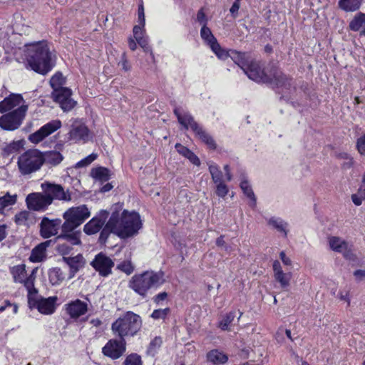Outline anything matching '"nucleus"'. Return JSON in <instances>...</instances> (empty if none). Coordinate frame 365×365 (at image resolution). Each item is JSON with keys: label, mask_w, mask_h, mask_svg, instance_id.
<instances>
[{"label": "nucleus", "mask_w": 365, "mask_h": 365, "mask_svg": "<svg viewBox=\"0 0 365 365\" xmlns=\"http://www.w3.org/2000/svg\"><path fill=\"white\" fill-rule=\"evenodd\" d=\"M26 67L41 75H46L54 66L51 53L47 44L39 43L34 45L26 57Z\"/></svg>", "instance_id": "nucleus-1"}, {"label": "nucleus", "mask_w": 365, "mask_h": 365, "mask_svg": "<svg viewBox=\"0 0 365 365\" xmlns=\"http://www.w3.org/2000/svg\"><path fill=\"white\" fill-rule=\"evenodd\" d=\"M118 205H115V210L112 211L110 216H115V225L117 235L120 238H128L138 234L142 227V222L140 215L136 212L123 210L120 215L118 210Z\"/></svg>", "instance_id": "nucleus-2"}, {"label": "nucleus", "mask_w": 365, "mask_h": 365, "mask_svg": "<svg viewBox=\"0 0 365 365\" xmlns=\"http://www.w3.org/2000/svg\"><path fill=\"white\" fill-rule=\"evenodd\" d=\"M163 282V273L145 271L134 274L128 282V287L136 294L145 297L150 289L159 287Z\"/></svg>", "instance_id": "nucleus-3"}, {"label": "nucleus", "mask_w": 365, "mask_h": 365, "mask_svg": "<svg viewBox=\"0 0 365 365\" xmlns=\"http://www.w3.org/2000/svg\"><path fill=\"white\" fill-rule=\"evenodd\" d=\"M141 326L140 317L128 311L112 323L111 330L115 336L125 339V336H135L140 329Z\"/></svg>", "instance_id": "nucleus-4"}, {"label": "nucleus", "mask_w": 365, "mask_h": 365, "mask_svg": "<svg viewBox=\"0 0 365 365\" xmlns=\"http://www.w3.org/2000/svg\"><path fill=\"white\" fill-rule=\"evenodd\" d=\"M263 83L282 88L286 96L295 91L292 78L284 74L275 63H269L265 68Z\"/></svg>", "instance_id": "nucleus-5"}, {"label": "nucleus", "mask_w": 365, "mask_h": 365, "mask_svg": "<svg viewBox=\"0 0 365 365\" xmlns=\"http://www.w3.org/2000/svg\"><path fill=\"white\" fill-rule=\"evenodd\" d=\"M174 113L178 122L184 126L185 129L190 128L196 136L210 148L213 150L216 148V143L212 137L195 120L194 118L189 113L181 111L179 108H175L174 109Z\"/></svg>", "instance_id": "nucleus-6"}, {"label": "nucleus", "mask_w": 365, "mask_h": 365, "mask_svg": "<svg viewBox=\"0 0 365 365\" xmlns=\"http://www.w3.org/2000/svg\"><path fill=\"white\" fill-rule=\"evenodd\" d=\"M90 215L91 212L86 205L68 209L63 215L65 222L61 225V230L63 232L73 231L83 224Z\"/></svg>", "instance_id": "nucleus-7"}, {"label": "nucleus", "mask_w": 365, "mask_h": 365, "mask_svg": "<svg viewBox=\"0 0 365 365\" xmlns=\"http://www.w3.org/2000/svg\"><path fill=\"white\" fill-rule=\"evenodd\" d=\"M17 165L23 175L36 173L42 167L41 152L38 149L25 151L18 158Z\"/></svg>", "instance_id": "nucleus-8"}, {"label": "nucleus", "mask_w": 365, "mask_h": 365, "mask_svg": "<svg viewBox=\"0 0 365 365\" xmlns=\"http://www.w3.org/2000/svg\"><path fill=\"white\" fill-rule=\"evenodd\" d=\"M28 110V105L22 104L20 107L0 117V128L4 130H15L23 123Z\"/></svg>", "instance_id": "nucleus-9"}, {"label": "nucleus", "mask_w": 365, "mask_h": 365, "mask_svg": "<svg viewBox=\"0 0 365 365\" xmlns=\"http://www.w3.org/2000/svg\"><path fill=\"white\" fill-rule=\"evenodd\" d=\"M125 351L126 341L122 338L109 339L102 348V354L113 360L120 358Z\"/></svg>", "instance_id": "nucleus-10"}, {"label": "nucleus", "mask_w": 365, "mask_h": 365, "mask_svg": "<svg viewBox=\"0 0 365 365\" xmlns=\"http://www.w3.org/2000/svg\"><path fill=\"white\" fill-rule=\"evenodd\" d=\"M41 188L51 198V203L54 200L69 202L72 199L69 190H65L61 185L46 182L41 184Z\"/></svg>", "instance_id": "nucleus-11"}, {"label": "nucleus", "mask_w": 365, "mask_h": 365, "mask_svg": "<svg viewBox=\"0 0 365 365\" xmlns=\"http://www.w3.org/2000/svg\"><path fill=\"white\" fill-rule=\"evenodd\" d=\"M330 248L336 252L343 255L344 257L349 261H355L356 257L353 252L352 245L339 237L331 236L329 237Z\"/></svg>", "instance_id": "nucleus-12"}, {"label": "nucleus", "mask_w": 365, "mask_h": 365, "mask_svg": "<svg viewBox=\"0 0 365 365\" xmlns=\"http://www.w3.org/2000/svg\"><path fill=\"white\" fill-rule=\"evenodd\" d=\"M114 264L113 259L103 252L97 254L91 262L93 269L98 272L99 275L103 277L111 274Z\"/></svg>", "instance_id": "nucleus-13"}, {"label": "nucleus", "mask_w": 365, "mask_h": 365, "mask_svg": "<svg viewBox=\"0 0 365 365\" xmlns=\"http://www.w3.org/2000/svg\"><path fill=\"white\" fill-rule=\"evenodd\" d=\"M26 202L29 210L44 211L51 205V198L44 192H34L28 195Z\"/></svg>", "instance_id": "nucleus-14"}, {"label": "nucleus", "mask_w": 365, "mask_h": 365, "mask_svg": "<svg viewBox=\"0 0 365 365\" xmlns=\"http://www.w3.org/2000/svg\"><path fill=\"white\" fill-rule=\"evenodd\" d=\"M61 127V122L59 120H51L29 135V140L32 143L38 144Z\"/></svg>", "instance_id": "nucleus-15"}, {"label": "nucleus", "mask_w": 365, "mask_h": 365, "mask_svg": "<svg viewBox=\"0 0 365 365\" xmlns=\"http://www.w3.org/2000/svg\"><path fill=\"white\" fill-rule=\"evenodd\" d=\"M57 297H49L48 298L39 297L36 300L29 299V307L36 308L43 314H51L56 309Z\"/></svg>", "instance_id": "nucleus-16"}, {"label": "nucleus", "mask_w": 365, "mask_h": 365, "mask_svg": "<svg viewBox=\"0 0 365 365\" xmlns=\"http://www.w3.org/2000/svg\"><path fill=\"white\" fill-rule=\"evenodd\" d=\"M108 215L109 212L107 210H101L96 216L93 217L84 225V232L88 235L98 232L105 225Z\"/></svg>", "instance_id": "nucleus-17"}, {"label": "nucleus", "mask_w": 365, "mask_h": 365, "mask_svg": "<svg viewBox=\"0 0 365 365\" xmlns=\"http://www.w3.org/2000/svg\"><path fill=\"white\" fill-rule=\"evenodd\" d=\"M61 220L56 218L50 220L44 217L40 223V234L43 238H49L58 233L59 228H61Z\"/></svg>", "instance_id": "nucleus-18"}, {"label": "nucleus", "mask_w": 365, "mask_h": 365, "mask_svg": "<svg viewBox=\"0 0 365 365\" xmlns=\"http://www.w3.org/2000/svg\"><path fill=\"white\" fill-rule=\"evenodd\" d=\"M243 71L250 79L257 83H263L265 69H262L257 61L252 59Z\"/></svg>", "instance_id": "nucleus-19"}, {"label": "nucleus", "mask_w": 365, "mask_h": 365, "mask_svg": "<svg viewBox=\"0 0 365 365\" xmlns=\"http://www.w3.org/2000/svg\"><path fill=\"white\" fill-rule=\"evenodd\" d=\"M63 261L69 267V279L73 278L76 274L86 264V259L81 254H78L74 257H63Z\"/></svg>", "instance_id": "nucleus-20"}, {"label": "nucleus", "mask_w": 365, "mask_h": 365, "mask_svg": "<svg viewBox=\"0 0 365 365\" xmlns=\"http://www.w3.org/2000/svg\"><path fill=\"white\" fill-rule=\"evenodd\" d=\"M25 104V101L21 94L11 93L0 102V113H4L16 107Z\"/></svg>", "instance_id": "nucleus-21"}, {"label": "nucleus", "mask_w": 365, "mask_h": 365, "mask_svg": "<svg viewBox=\"0 0 365 365\" xmlns=\"http://www.w3.org/2000/svg\"><path fill=\"white\" fill-rule=\"evenodd\" d=\"M66 312L72 319H78L88 312V304L78 299L66 304Z\"/></svg>", "instance_id": "nucleus-22"}, {"label": "nucleus", "mask_w": 365, "mask_h": 365, "mask_svg": "<svg viewBox=\"0 0 365 365\" xmlns=\"http://www.w3.org/2000/svg\"><path fill=\"white\" fill-rule=\"evenodd\" d=\"M51 240H46L38 244L31 251L29 259L31 262H40L46 258V249L50 245Z\"/></svg>", "instance_id": "nucleus-23"}, {"label": "nucleus", "mask_w": 365, "mask_h": 365, "mask_svg": "<svg viewBox=\"0 0 365 365\" xmlns=\"http://www.w3.org/2000/svg\"><path fill=\"white\" fill-rule=\"evenodd\" d=\"M42 165L46 163L49 167L58 165L64 159L63 155L57 150L41 152Z\"/></svg>", "instance_id": "nucleus-24"}, {"label": "nucleus", "mask_w": 365, "mask_h": 365, "mask_svg": "<svg viewBox=\"0 0 365 365\" xmlns=\"http://www.w3.org/2000/svg\"><path fill=\"white\" fill-rule=\"evenodd\" d=\"M100 233L98 242L101 244H105L111 232L117 235L115 216H110L108 221L103 225Z\"/></svg>", "instance_id": "nucleus-25"}, {"label": "nucleus", "mask_w": 365, "mask_h": 365, "mask_svg": "<svg viewBox=\"0 0 365 365\" xmlns=\"http://www.w3.org/2000/svg\"><path fill=\"white\" fill-rule=\"evenodd\" d=\"M9 272L15 283L25 284L26 280V269L25 264H20L9 267Z\"/></svg>", "instance_id": "nucleus-26"}, {"label": "nucleus", "mask_w": 365, "mask_h": 365, "mask_svg": "<svg viewBox=\"0 0 365 365\" xmlns=\"http://www.w3.org/2000/svg\"><path fill=\"white\" fill-rule=\"evenodd\" d=\"M70 139L86 143L89 139V130L84 125H79L73 127L70 131Z\"/></svg>", "instance_id": "nucleus-27"}, {"label": "nucleus", "mask_w": 365, "mask_h": 365, "mask_svg": "<svg viewBox=\"0 0 365 365\" xmlns=\"http://www.w3.org/2000/svg\"><path fill=\"white\" fill-rule=\"evenodd\" d=\"M229 56L231 57L232 61L242 69V71L252 60L247 53L239 52L235 50L230 51Z\"/></svg>", "instance_id": "nucleus-28"}, {"label": "nucleus", "mask_w": 365, "mask_h": 365, "mask_svg": "<svg viewBox=\"0 0 365 365\" xmlns=\"http://www.w3.org/2000/svg\"><path fill=\"white\" fill-rule=\"evenodd\" d=\"M57 237L58 240H63L71 247L72 245H78L81 244L80 239L81 232L80 231H71V232H63Z\"/></svg>", "instance_id": "nucleus-29"}, {"label": "nucleus", "mask_w": 365, "mask_h": 365, "mask_svg": "<svg viewBox=\"0 0 365 365\" xmlns=\"http://www.w3.org/2000/svg\"><path fill=\"white\" fill-rule=\"evenodd\" d=\"M207 359L214 365L225 364L228 360V356L217 349H212L207 354Z\"/></svg>", "instance_id": "nucleus-30"}, {"label": "nucleus", "mask_w": 365, "mask_h": 365, "mask_svg": "<svg viewBox=\"0 0 365 365\" xmlns=\"http://www.w3.org/2000/svg\"><path fill=\"white\" fill-rule=\"evenodd\" d=\"M200 36L204 41L210 47V48H216L219 46L217 38L212 34L211 30L207 26H202L200 30Z\"/></svg>", "instance_id": "nucleus-31"}, {"label": "nucleus", "mask_w": 365, "mask_h": 365, "mask_svg": "<svg viewBox=\"0 0 365 365\" xmlns=\"http://www.w3.org/2000/svg\"><path fill=\"white\" fill-rule=\"evenodd\" d=\"M91 176L96 180L104 182L110 179V172L106 168L98 167L91 170Z\"/></svg>", "instance_id": "nucleus-32"}, {"label": "nucleus", "mask_w": 365, "mask_h": 365, "mask_svg": "<svg viewBox=\"0 0 365 365\" xmlns=\"http://www.w3.org/2000/svg\"><path fill=\"white\" fill-rule=\"evenodd\" d=\"M240 186L243 193L250 200V207H255L257 203V198L248 180L245 178L242 179Z\"/></svg>", "instance_id": "nucleus-33"}, {"label": "nucleus", "mask_w": 365, "mask_h": 365, "mask_svg": "<svg viewBox=\"0 0 365 365\" xmlns=\"http://www.w3.org/2000/svg\"><path fill=\"white\" fill-rule=\"evenodd\" d=\"M71 90L68 88L61 87L59 89H55L52 93L53 101L61 105L66 99L71 96Z\"/></svg>", "instance_id": "nucleus-34"}, {"label": "nucleus", "mask_w": 365, "mask_h": 365, "mask_svg": "<svg viewBox=\"0 0 365 365\" xmlns=\"http://www.w3.org/2000/svg\"><path fill=\"white\" fill-rule=\"evenodd\" d=\"M362 0H339V6L346 11H355L361 5Z\"/></svg>", "instance_id": "nucleus-35"}, {"label": "nucleus", "mask_w": 365, "mask_h": 365, "mask_svg": "<svg viewBox=\"0 0 365 365\" xmlns=\"http://www.w3.org/2000/svg\"><path fill=\"white\" fill-rule=\"evenodd\" d=\"M363 26L365 27V14L359 12L350 21L349 27L353 31H359Z\"/></svg>", "instance_id": "nucleus-36"}, {"label": "nucleus", "mask_w": 365, "mask_h": 365, "mask_svg": "<svg viewBox=\"0 0 365 365\" xmlns=\"http://www.w3.org/2000/svg\"><path fill=\"white\" fill-rule=\"evenodd\" d=\"M268 224L275 228L278 232H282L284 237L287 235V222H284L279 217H272L269 221Z\"/></svg>", "instance_id": "nucleus-37"}, {"label": "nucleus", "mask_w": 365, "mask_h": 365, "mask_svg": "<svg viewBox=\"0 0 365 365\" xmlns=\"http://www.w3.org/2000/svg\"><path fill=\"white\" fill-rule=\"evenodd\" d=\"M64 278V274L59 267L52 268L48 272V279L53 285L59 284Z\"/></svg>", "instance_id": "nucleus-38"}, {"label": "nucleus", "mask_w": 365, "mask_h": 365, "mask_svg": "<svg viewBox=\"0 0 365 365\" xmlns=\"http://www.w3.org/2000/svg\"><path fill=\"white\" fill-rule=\"evenodd\" d=\"M16 202V195H10L6 193L3 197H0V213H4V209L9 206L13 205Z\"/></svg>", "instance_id": "nucleus-39"}, {"label": "nucleus", "mask_w": 365, "mask_h": 365, "mask_svg": "<svg viewBox=\"0 0 365 365\" xmlns=\"http://www.w3.org/2000/svg\"><path fill=\"white\" fill-rule=\"evenodd\" d=\"M209 171L215 184L224 182L222 172L220 170L218 165L216 164L210 165L209 166Z\"/></svg>", "instance_id": "nucleus-40"}, {"label": "nucleus", "mask_w": 365, "mask_h": 365, "mask_svg": "<svg viewBox=\"0 0 365 365\" xmlns=\"http://www.w3.org/2000/svg\"><path fill=\"white\" fill-rule=\"evenodd\" d=\"M235 317V312L227 313L219 323V327L222 330H228L229 325L233 322Z\"/></svg>", "instance_id": "nucleus-41"}, {"label": "nucleus", "mask_w": 365, "mask_h": 365, "mask_svg": "<svg viewBox=\"0 0 365 365\" xmlns=\"http://www.w3.org/2000/svg\"><path fill=\"white\" fill-rule=\"evenodd\" d=\"M123 365H143L141 356L136 353H132L126 356Z\"/></svg>", "instance_id": "nucleus-42"}, {"label": "nucleus", "mask_w": 365, "mask_h": 365, "mask_svg": "<svg viewBox=\"0 0 365 365\" xmlns=\"http://www.w3.org/2000/svg\"><path fill=\"white\" fill-rule=\"evenodd\" d=\"M277 282H278L281 287L284 288L289 285L291 279V274L289 272L284 273V272L274 276Z\"/></svg>", "instance_id": "nucleus-43"}, {"label": "nucleus", "mask_w": 365, "mask_h": 365, "mask_svg": "<svg viewBox=\"0 0 365 365\" xmlns=\"http://www.w3.org/2000/svg\"><path fill=\"white\" fill-rule=\"evenodd\" d=\"M19 148V142H13L9 145H6L2 150V155L7 157L11 154L16 152Z\"/></svg>", "instance_id": "nucleus-44"}, {"label": "nucleus", "mask_w": 365, "mask_h": 365, "mask_svg": "<svg viewBox=\"0 0 365 365\" xmlns=\"http://www.w3.org/2000/svg\"><path fill=\"white\" fill-rule=\"evenodd\" d=\"M97 156H98L97 154L91 153L88 156L86 157L85 158H83L81 160H80L79 162H78L76 164L75 167L76 168L86 167V166L89 165L92 162H93L97 158Z\"/></svg>", "instance_id": "nucleus-45"}, {"label": "nucleus", "mask_w": 365, "mask_h": 365, "mask_svg": "<svg viewBox=\"0 0 365 365\" xmlns=\"http://www.w3.org/2000/svg\"><path fill=\"white\" fill-rule=\"evenodd\" d=\"M30 216V212L26 210L21 211L15 215V222L17 225H25Z\"/></svg>", "instance_id": "nucleus-46"}, {"label": "nucleus", "mask_w": 365, "mask_h": 365, "mask_svg": "<svg viewBox=\"0 0 365 365\" xmlns=\"http://www.w3.org/2000/svg\"><path fill=\"white\" fill-rule=\"evenodd\" d=\"M162 344V340L160 337H155L153 339L148 348L147 352L148 354L154 355L157 349H158Z\"/></svg>", "instance_id": "nucleus-47"}, {"label": "nucleus", "mask_w": 365, "mask_h": 365, "mask_svg": "<svg viewBox=\"0 0 365 365\" xmlns=\"http://www.w3.org/2000/svg\"><path fill=\"white\" fill-rule=\"evenodd\" d=\"M215 185H216V190H215L216 195L220 197H222V198L225 197L229 192V189H228V187L227 186V185L224 182L217 183Z\"/></svg>", "instance_id": "nucleus-48"}, {"label": "nucleus", "mask_w": 365, "mask_h": 365, "mask_svg": "<svg viewBox=\"0 0 365 365\" xmlns=\"http://www.w3.org/2000/svg\"><path fill=\"white\" fill-rule=\"evenodd\" d=\"M35 282H32V285L29 286L27 284V282H25L24 286L28 291V303L29 304V298L30 299L36 300L38 297H36L38 293V289L34 286Z\"/></svg>", "instance_id": "nucleus-49"}, {"label": "nucleus", "mask_w": 365, "mask_h": 365, "mask_svg": "<svg viewBox=\"0 0 365 365\" xmlns=\"http://www.w3.org/2000/svg\"><path fill=\"white\" fill-rule=\"evenodd\" d=\"M169 312V308L155 309L151 314V317L154 319H164Z\"/></svg>", "instance_id": "nucleus-50"}, {"label": "nucleus", "mask_w": 365, "mask_h": 365, "mask_svg": "<svg viewBox=\"0 0 365 365\" xmlns=\"http://www.w3.org/2000/svg\"><path fill=\"white\" fill-rule=\"evenodd\" d=\"M117 268L127 274H130L134 270L131 262L128 261H124L118 264Z\"/></svg>", "instance_id": "nucleus-51"}, {"label": "nucleus", "mask_w": 365, "mask_h": 365, "mask_svg": "<svg viewBox=\"0 0 365 365\" xmlns=\"http://www.w3.org/2000/svg\"><path fill=\"white\" fill-rule=\"evenodd\" d=\"M72 247L66 241L62 243H58L56 247L58 252L62 255H68L72 250Z\"/></svg>", "instance_id": "nucleus-52"}, {"label": "nucleus", "mask_w": 365, "mask_h": 365, "mask_svg": "<svg viewBox=\"0 0 365 365\" xmlns=\"http://www.w3.org/2000/svg\"><path fill=\"white\" fill-rule=\"evenodd\" d=\"M76 104V102L69 97L60 105V107L63 110V111L68 112L73 109Z\"/></svg>", "instance_id": "nucleus-53"}, {"label": "nucleus", "mask_w": 365, "mask_h": 365, "mask_svg": "<svg viewBox=\"0 0 365 365\" xmlns=\"http://www.w3.org/2000/svg\"><path fill=\"white\" fill-rule=\"evenodd\" d=\"M137 43L144 49L145 52H150V56L153 57V53L150 47L148 46V41L143 36L135 39Z\"/></svg>", "instance_id": "nucleus-54"}, {"label": "nucleus", "mask_w": 365, "mask_h": 365, "mask_svg": "<svg viewBox=\"0 0 365 365\" xmlns=\"http://www.w3.org/2000/svg\"><path fill=\"white\" fill-rule=\"evenodd\" d=\"M356 148L360 155H365V133L357 139Z\"/></svg>", "instance_id": "nucleus-55"}, {"label": "nucleus", "mask_w": 365, "mask_h": 365, "mask_svg": "<svg viewBox=\"0 0 365 365\" xmlns=\"http://www.w3.org/2000/svg\"><path fill=\"white\" fill-rule=\"evenodd\" d=\"M240 1L241 0H235L230 9V12L234 19H236L238 16V11L240 8Z\"/></svg>", "instance_id": "nucleus-56"}, {"label": "nucleus", "mask_w": 365, "mask_h": 365, "mask_svg": "<svg viewBox=\"0 0 365 365\" xmlns=\"http://www.w3.org/2000/svg\"><path fill=\"white\" fill-rule=\"evenodd\" d=\"M197 20L200 24L202 25V26H204V25L207 26V19L202 9L198 11L197 14Z\"/></svg>", "instance_id": "nucleus-57"}, {"label": "nucleus", "mask_w": 365, "mask_h": 365, "mask_svg": "<svg viewBox=\"0 0 365 365\" xmlns=\"http://www.w3.org/2000/svg\"><path fill=\"white\" fill-rule=\"evenodd\" d=\"M175 148L180 154L185 156V158L188 155V154L191 151L187 148H186L185 146H183L182 145H181L180 143H177L175 145Z\"/></svg>", "instance_id": "nucleus-58"}, {"label": "nucleus", "mask_w": 365, "mask_h": 365, "mask_svg": "<svg viewBox=\"0 0 365 365\" xmlns=\"http://www.w3.org/2000/svg\"><path fill=\"white\" fill-rule=\"evenodd\" d=\"M138 15L139 24H140L142 26H145V14H144V8L142 4L140 5L138 7Z\"/></svg>", "instance_id": "nucleus-59"}, {"label": "nucleus", "mask_w": 365, "mask_h": 365, "mask_svg": "<svg viewBox=\"0 0 365 365\" xmlns=\"http://www.w3.org/2000/svg\"><path fill=\"white\" fill-rule=\"evenodd\" d=\"M36 272L37 268H34L32 269L29 275L26 274V280L25 282H27V284H29V286L32 285V282H35Z\"/></svg>", "instance_id": "nucleus-60"}, {"label": "nucleus", "mask_w": 365, "mask_h": 365, "mask_svg": "<svg viewBox=\"0 0 365 365\" xmlns=\"http://www.w3.org/2000/svg\"><path fill=\"white\" fill-rule=\"evenodd\" d=\"M189 160L195 165H200V161L198 157L192 151L190 152L188 155L186 157Z\"/></svg>", "instance_id": "nucleus-61"}, {"label": "nucleus", "mask_w": 365, "mask_h": 365, "mask_svg": "<svg viewBox=\"0 0 365 365\" xmlns=\"http://www.w3.org/2000/svg\"><path fill=\"white\" fill-rule=\"evenodd\" d=\"M144 26H142L140 24L136 25L133 28V35L135 38H138L143 36V28Z\"/></svg>", "instance_id": "nucleus-62"}, {"label": "nucleus", "mask_w": 365, "mask_h": 365, "mask_svg": "<svg viewBox=\"0 0 365 365\" xmlns=\"http://www.w3.org/2000/svg\"><path fill=\"white\" fill-rule=\"evenodd\" d=\"M354 276L356 277V279L359 282L365 279V270L357 269L354 272Z\"/></svg>", "instance_id": "nucleus-63"}, {"label": "nucleus", "mask_w": 365, "mask_h": 365, "mask_svg": "<svg viewBox=\"0 0 365 365\" xmlns=\"http://www.w3.org/2000/svg\"><path fill=\"white\" fill-rule=\"evenodd\" d=\"M211 49L219 58H224L227 56V52L221 48L220 44L218 48Z\"/></svg>", "instance_id": "nucleus-64"}]
</instances>
